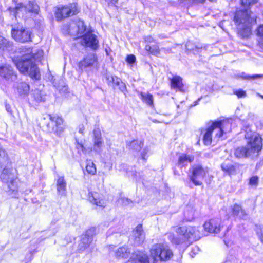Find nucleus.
Returning a JSON list of instances; mask_svg holds the SVG:
<instances>
[{"instance_id": "9", "label": "nucleus", "mask_w": 263, "mask_h": 263, "mask_svg": "<svg viewBox=\"0 0 263 263\" xmlns=\"http://www.w3.org/2000/svg\"><path fill=\"white\" fill-rule=\"evenodd\" d=\"M65 27L68 34L73 36H77L78 38L82 35L86 30L84 22L80 20L71 21Z\"/></svg>"}, {"instance_id": "3", "label": "nucleus", "mask_w": 263, "mask_h": 263, "mask_svg": "<svg viewBox=\"0 0 263 263\" xmlns=\"http://www.w3.org/2000/svg\"><path fill=\"white\" fill-rule=\"evenodd\" d=\"M43 51L37 50L35 53H33L32 49L29 48L27 52L18 60H14V62L19 70L24 74H28L32 78L39 79L40 78L39 71L33 62L32 59L37 60L43 56Z\"/></svg>"}, {"instance_id": "27", "label": "nucleus", "mask_w": 263, "mask_h": 263, "mask_svg": "<svg viewBox=\"0 0 263 263\" xmlns=\"http://www.w3.org/2000/svg\"><path fill=\"white\" fill-rule=\"evenodd\" d=\"M86 171L88 174L94 175L97 172L96 165L91 160H87L86 162Z\"/></svg>"}, {"instance_id": "2", "label": "nucleus", "mask_w": 263, "mask_h": 263, "mask_svg": "<svg viewBox=\"0 0 263 263\" xmlns=\"http://www.w3.org/2000/svg\"><path fill=\"white\" fill-rule=\"evenodd\" d=\"M245 139L247 141L246 146L237 148L235 151V156L238 158H257L262 147L260 135L249 129L246 132Z\"/></svg>"}, {"instance_id": "20", "label": "nucleus", "mask_w": 263, "mask_h": 263, "mask_svg": "<svg viewBox=\"0 0 263 263\" xmlns=\"http://www.w3.org/2000/svg\"><path fill=\"white\" fill-rule=\"evenodd\" d=\"M93 142L94 149L97 151L99 150L103 145V141L101 137V131L99 128L93 130Z\"/></svg>"}, {"instance_id": "16", "label": "nucleus", "mask_w": 263, "mask_h": 263, "mask_svg": "<svg viewBox=\"0 0 263 263\" xmlns=\"http://www.w3.org/2000/svg\"><path fill=\"white\" fill-rule=\"evenodd\" d=\"M88 199L89 201L94 205L104 208L105 207L106 202L104 198L103 195L97 192H91L89 193Z\"/></svg>"}, {"instance_id": "45", "label": "nucleus", "mask_w": 263, "mask_h": 263, "mask_svg": "<svg viewBox=\"0 0 263 263\" xmlns=\"http://www.w3.org/2000/svg\"><path fill=\"white\" fill-rule=\"evenodd\" d=\"M83 130H84V127L83 126L82 128H80V129H79V132H80V133H83Z\"/></svg>"}, {"instance_id": "10", "label": "nucleus", "mask_w": 263, "mask_h": 263, "mask_svg": "<svg viewBox=\"0 0 263 263\" xmlns=\"http://www.w3.org/2000/svg\"><path fill=\"white\" fill-rule=\"evenodd\" d=\"M15 15H20L21 14L22 16L26 14L27 12L34 13L37 14L39 13L40 8L39 6L33 1L29 2L26 5H24L22 3L17 4L15 6Z\"/></svg>"}, {"instance_id": "5", "label": "nucleus", "mask_w": 263, "mask_h": 263, "mask_svg": "<svg viewBox=\"0 0 263 263\" xmlns=\"http://www.w3.org/2000/svg\"><path fill=\"white\" fill-rule=\"evenodd\" d=\"M174 230L178 234V236H175L172 233H168L167 236L169 240L175 245L181 244L187 240H197L201 236L198 227L192 226L174 227Z\"/></svg>"}, {"instance_id": "15", "label": "nucleus", "mask_w": 263, "mask_h": 263, "mask_svg": "<svg viewBox=\"0 0 263 263\" xmlns=\"http://www.w3.org/2000/svg\"><path fill=\"white\" fill-rule=\"evenodd\" d=\"M204 230L211 233H218L221 230V220L216 218L205 222L203 225Z\"/></svg>"}, {"instance_id": "29", "label": "nucleus", "mask_w": 263, "mask_h": 263, "mask_svg": "<svg viewBox=\"0 0 263 263\" xmlns=\"http://www.w3.org/2000/svg\"><path fill=\"white\" fill-rule=\"evenodd\" d=\"M141 98L143 102L148 105L153 104V96L148 93H141Z\"/></svg>"}, {"instance_id": "33", "label": "nucleus", "mask_w": 263, "mask_h": 263, "mask_svg": "<svg viewBox=\"0 0 263 263\" xmlns=\"http://www.w3.org/2000/svg\"><path fill=\"white\" fill-rule=\"evenodd\" d=\"M184 216L186 220H192L194 217V211L192 209L190 208H187L184 212Z\"/></svg>"}, {"instance_id": "22", "label": "nucleus", "mask_w": 263, "mask_h": 263, "mask_svg": "<svg viewBox=\"0 0 263 263\" xmlns=\"http://www.w3.org/2000/svg\"><path fill=\"white\" fill-rule=\"evenodd\" d=\"M232 214L241 219H245L247 217L246 211L242 209L241 206L238 204H235L232 207Z\"/></svg>"}, {"instance_id": "6", "label": "nucleus", "mask_w": 263, "mask_h": 263, "mask_svg": "<svg viewBox=\"0 0 263 263\" xmlns=\"http://www.w3.org/2000/svg\"><path fill=\"white\" fill-rule=\"evenodd\" d=\"M79 11L77 4L73 3L65 6L56 7L54 14L57 20L60 21L68 17L77 14Z\"/></svg>"}, {"instance_id": "25", "label": "nucleus", "mask_w": 263, "mask_h": 263, "mask_svg": "<svg viewBox=\"0 0 263 263\" xmlns=\"http://www.w3.org/2000/svg\"><path fill=\"white\" fill-rule=\"evenodd\" d=\"M12 47V43L7 39L0 36V51L9 50Z\"/></svg>"}, {"instance_id": "35", "label": "nucleus", "mask_w": 263, "mask_h": 263, "mask_svg": "<svg viewBox=\"0 0 263 263\" xmlns=\"http://www.w3.org/2000/svg\"><path fill=\"white\" fill-rule=\"evenodd\" d=\"M105 78L106 80L108 81V83H112L114 84L116 82V79H118V78L116 76H112L109 73H106L105 75Z\"/></svg>"}, {"instance_id": "1", "label": "nucleus", "mask_w": 263, "mask_h": 263, "mask_svg": "<svg viewBox=\"0 0 263 263\" xmlns=\"http://www.w3.org/2000/svg\"><path fill=\"white\" fill-rule=\"evenodd\" d=\"M242 8L237 10L234 21L239 33L243 37H248L251 32L252 27L256 24V15L248 7L256 4L258 0H240Z\"/></svg>"}, {"instance_id": "23", "label": "nucleus", "mask_w": 263, "mask_h": 263, "mask_svg": "<svg viewBox=\"0 0 263 263\" xmlns=\"http://www.w3.org/2000/svg\"><path fill=\"white\" fill-rule=\"evenodd\" d=\"M57 191L59 194L65 195L66 192V182L64 177H59L57 182Z\"/></svg>"}, {"instance_id": "32", "label": "nucleus", "mask_w": 263, "mask_h": 263, "mask_svg": "<svg viewBox=\"0 0 263 263\" xmlns=\"http://www.w3.org/2000/svg\"><path fill=\"white\" fill-rule=\"evenodd\" d=\"M145 50L149 51L151 53L158 55L159 53L160 50L159 47L157 45H154L153 46H151L149 45L145 46Z\"/></svg>"}, {"instance_id": "31", "label": "nucleus", "mask_w": 263, "mask_h": 263, "mask_svg": "<svg viewBox=\"0 0 263 263\" xmlns=\"http://www.w3.org/2000/svg\"><path fill=\"white\" fill-rule=\"evenodd\" d=\"M186 49L190 51H192L194 53L198 52L199 50L201 49L202 47L200 46L195 45L194 46L191 42H189L186 44Z\"/></svg>"}, {"instance_id": "26", "label": "nucleus", "mask_w": 263, "mask_h": 263, "mask_svg": "<svg viewBox=\"0 0 263 263\" xmlns=\"http://www.w3.org/2000/svg\"><path fill=\"white\" fill-rule=\"evenodd\" d=\"M18 93L20 95H27L29 90V85L24 82L20 83L17 87Z\"/></svg>"}, {"instance_id": "24", "label": "nucleus", "mask_w": 263, "mask_h": 263, "mask_svg": "<svg viewBox=\"0 0 263 263\" xmlns=\"http://www.w3.org/2000/svg\"><path fill=\"white\" fill-rule=\"evenodd\" d=\"M130 251L126 247L119 248L116 252V255L119 258H127L129 257Z\"/></svg>"}, {"instance_id": "4", "label": "nucleus", "mask_w": 263, "mask_h": 263, "mask_svg": "<svg viewBox=\"0 0 263 263\" xmlns=\"http://www.w3.org/2000/svg\"><path fill=\"white\" fill-rule=\"evenodd\" d=\"M231 130V123L230 120L215 121L211 123L205 129L203 135L204 143L209 145L212 143H217L224 133Z\"/></svg>"}, {"instance_id": "50", "label": "nucleus", "mask_w": 263, "mask_h": 263, "mask_svg": "<svg viewBox=\"0 0 263 263\" xmlns=\"http://www.w3.org/2000/svg\"><path fill=\"white\" fill-rule=\"evenodd\" d=\"M80 146L83 148V146L82 145H81Z\"/></svg>"}, {"instance_id": "41", "label": "nucleus", "mask_w": 263, "mask_h": 263, "mask_svg": "<svg viewBox=\"0 0 263 263\" xmlns=\"http://www.w3.org/2000/svg\"><path fill=\"white\" fill-rule=\"evenodd\" d=\"M145 40V41L147 43H151L154 42V38L150 36L146 37Z\"/></svg>"}, {"instance_id": "36", "label": "nucleus", "mask_w": 263, "mask_h": 263, "mask_svg": "<svg viewBox=\"0 0 263 263\" xmlns=\"http://www.w3.org/2000/svg\"><path fill=\"white\" fill-rule=\"evenodd\" d=\"M34 98L37 102H43L45 101V98L41 95V92L39 91L34 94Z\"/></svg>"}, {"instance_id": "13", "label": "nucleus", "mask_w": 263, "mask_h": 263, "mask_svg": "<svg viewBox=\"0 0 263 263\" xmlns=\"http://www.w3.org/2000/svg\"><path fill=\"white\" fill-rule=\"evenodd\" d=\"M11 34L15 40L21 42H27L30 39V31L23 27L13 28L11 31Z\"/></svg>"}, {"instance_id": "30", "label": "nucleus", "mask_w": 263, "mask_h": 263, "mask_svg": "<svg viewBox=\"0 0 263 263\" xmlns=\"http://www.w3.org/2000/svg\"><path fill=\"white\" fill-rule=\"evenodd\" d=\"M143 146V142L141 141L138 140H134L132 141L129 144V147L137 151H140Z\"/></svg>"}, {"instance_id": "40", "label": "nucleus", "mask_w": 263, "mask_h": 263, "mask_svg": "<svg viewBox=\"0 0 263 263\" xmlns=\"http://www.w3.org/2000/svg\"><path fill=\"white\" fill-rule=\"evenodd\" d=\"M257 34L263 38V24L258 27L257 30Z\"/></svg>"}, {"instance_id": "18", "label": "nucleus", "mask_w": 263, "mask_h": 263, "mask_svg": "<svg viewBox=\"0 0 263 263\" xmlns=\"http://www.w3.org/2000/svg\"><path fill=\"white\" fill-rule=\"evenodd\" d=\"M133 237L135 243L137 245H140L144 242L145 239V235L141 224L138 225L133 230Z\"/></svg>"}, {"instance_id": "48", "label": "nucleus", "mask_w": 263, "mask_h": 263, "mask_svg": "<svg viewBox=\"0 0 263 263\" xmlns=\"http://www.w3.org/2000/svg\"><path fill=\"white\" fill-rule=\"evenodd\" d=\"M126 201L128 203H129L131 202V201H130L129 200H128V199H126Z\"/></svg>"}, {"instance_id": "42", "label": "nucleus", "mask_w": 263, "mask_h": 263, "mask_svg": "<svg viewBox=\"0 0 263 263\" xmlns=\"http://www.w3.org/2000/svg\"><path fill=\"white\" fill-rule=\"evenodd\" d=\"M146 154H147V151L145 149H144V151H143V152L142 153V158L144 160H146Z\"/></svg>"}, {"instance_id": "46", "label": "nucleus", "mask_w": 263, "mask_h": 263, "mask_svg": "<svg viewBox=\"0 0 263 263\" xmlns=\"http://www.w3.org/2000/svg\"><path fill=\"white\" fill-rule=\"evenodd\" d=\"M174 174L179 175V173L177 172L176 171L174 170Z\"/></svg>"}, {"instance_id": "14", "label": "nucleus", "mask_w": 263, "mask_h": 263, "mask_svg": "<svg viewBox=\"0 0 263 263\" xmlns=\"http://www.w3.org/2000/svg\"><path fill=\"white\" fill-rule=\"evenodd\" d=\"M80 42L83 46L96 49L98 46V41L95 35L91 32H87L80 37Z\"/></svg>"}, {"instance_id": "43", "label": "nucleus", "mask_w": 263, "mask_h": 263, "mask_svg": "<svg viewBox=\"0 0 263 263\" xmlns=\"http://www.w3.org/2000/svg\"><path fill=\"white\" fill-rule=\"evenodd\" d=\"M260 75H254V76H252V77H250V76H245L244 78H246V79H248V78H251L252 79H255V78H258V77H260Z\"/></svg>"}, {"instance_id": "49", "label": "nucleus", "mask_w": 263, "mask_h": 263, "mask_svg": "<svg viewBox=\"0 0 263 263\" xmlns=\"http://www.w3.org/2000/svg\"><path fill=\"white\" fill-rule=\"evenodd\" d=\"M261 127H263V121L261 123Z\"/></svg>"}, {"instance_id": "8", "label": "nucleus", "mask_w": 263, "mask_h": 263, "mask_svg": "<svg viewBox=\"0 0 263 263\" xmlns=\"http://www.w3.org/2000/svg\"><path fill=\"white\" fill-rule=\"evenodd\" d=\"M190 174L189 175L190 180L196 186L202 184V180L208 173L206 168H203L201 165H194L190 169Z\"/></svg>"}, {"instance_id": "47", "label": "nucleus", "mask_w": 263, "mask_h": 263, "mask_svg": "<svg viewBox=\"0 0 263 263\" xmlns=\"http://www.w3.org/2000/svg\"><path fill=\"white\" fill-rule=\"evenodd\" d=\"M7 172V170H6V169H4L3 171V174H4L6 172Z\"/></svg>"}, {"instance_id": "19", "label": "nucleus", "mask_w": 263, "mask_h": 263, "mask_svg": "<svg viewBox=\"0 0 263 263\" xmlns=\"http://www.w3.org/2000/svg\"><path fill=\"white\" fill-rule=\"evenodd\" d=\"M194 160L192 155L181 154L178 158L177 165L180 168L186 167L189 163H192Z\"/></svg>"}, {"instance_id": "37", "label": "nucleus", "mask_w": 263, "mask_h": 263, "mask_svg": "<svg viewBox=\"0 0 263 263\" xmlns=\"http://www.w3.org/2000/svg\"><path fill=\"white\" fill-rule=\"evenodd\" d=\"M126 62L130 64L134 63L136 61V57L133 54L127 55L126 60Z\"/></svg>"}, {"instance_id": "7", "label": "nucleus", "mask_w": 263, "mask_h": 263, "mask_svg": "<svg viewBox=\"0 0 263 263\" xmlns=\"http://www.w3.org/2000/svg\"><path fill=\"white\" fill-rule=\"evenodd\" d=\"M47 118L50 120V122L46 125L47 131L60 135L64 130L62 126L63 123L62 118L57 114H48Z\"/></svg>"}, {"instance_id": "17", "label": "nucleus", "mask_w": 263, "mask_h": 263, "mask_svg": "<svg viewBox=\"0 0 263 263\" xmlns=\"http://www.w3.org/2000/svg\"><path fill=\"white\" fill-rule=\"evenodd\" d=\"M221 167L224 174L232 176L237 174L239 166L236 163L226 161L222 163Z\"/></svg>"}, {"instance_id": "34", "label": "nucleus", "mask_w": 263, "mask_h": 263, "mask_svg": "<svg viewBox=\"0 0 263 263\" xmlns=\"http://www.w3.org/2000/svg\"><path fill=\"white\" fill-rule=\"evenodd\" d=\"M116 82L114 83V85L118 86L119 89L122 92H125L126 90V87L125 84L121 81V80L118 78V79H116Z\"/></svg>"}, {"instance_id": "21", "label": "nucleus", "mask_w": 263, "mask_h": 263, "mask_svg": "<svg viewBox=\"0 0 263 263\" xmlns=\"http://www.w3.org/2000/svg\"><path fill=\"white\" fill-rule=\"evenodd\" d=\"M183 84L182 78L178 76H174L171 79V88L180 91H183Z\"/></svg>"}, {"instance_id": "44", "label": "nucleus", "mask_w": 263, "mask_h": 263, "mask_svg": "<svg viewBox=\"0 0 263 263\" xmlns=\"http://www.w3.org/2000/svg\"><path fill=\"white\" fill-rule=\"evenodd\" d=\"M193 2L195 3H203L205 0H192Z\"/></svg>"}, {"instance_id": "28", "label": "nucleus", "mask_w": 263, "mask_h": 263, "mask_svg": "<svg viewBox=\"0 0 263 263\" xmlns=\"http://www.w3.org/2000/svg\"><path fill=\"white\" fill-rule=\"evenodd\" d=\"M92 241V238L90 237L85 236L82 240V242L79 245L80 249L83 251L88 247Z\"/></svg>"}, {"instance_id": "11", "label": "nucleus", "mask_w": 263, "mask_h": 263, "mask_svg": "<svg viewBox=\"0 0 263 263\" xmlns=\"http://www.w3.org/2000/svg\"><path fill=\"white\" fill-rule=\"evenodd\" d=\"M0 77L7 82H11L16 79L17 76L11 66L5 64L0 65Z\"/></svg>"}, {"instance_id": "12", "label": "nucleus", "mask_w": 263, "mask_h": 263, "mask_svg": "<svg viewBox=\"0 0 263 263\" xmlns=\"http://www.w3.org/2000/svg\"><path fill=\"white\" fill-rule=\"evenodd\" d=\"M97 58L93 53L88 54L79 63V67L82 70H87L88 69L97 67Z\"/></svg>"}, {"instance_id": "38", "label": "nucleus", "mask_w": 263, "mask_h": 263, "mask_svg": "<svg viewBox=\"0 0 263 263\" xmlns=\"http://www.w3.org/2000/svg\"><path fill=\"white\" fill-rule=\"evenodd\" d=\"M234 94L237 95L238 98H243L246 97V93L245 91L242 90H236L234 92Z\"/></svg>"}, {"instance_id": "39", "label": "nucleus", "mask_w": 263, "mask_h": 263, "mask_svg": "<svg viewBox=\"0 0 263 263\" xmlns=\"http://www.w3.org/2000/svg\"><path fill=\"white\" fill-rule=\"evenodd\" d=\"M258 178L257 176H253L250 179V184L251 185H256L257 184Z\"/></svg>"}]
</instances>
